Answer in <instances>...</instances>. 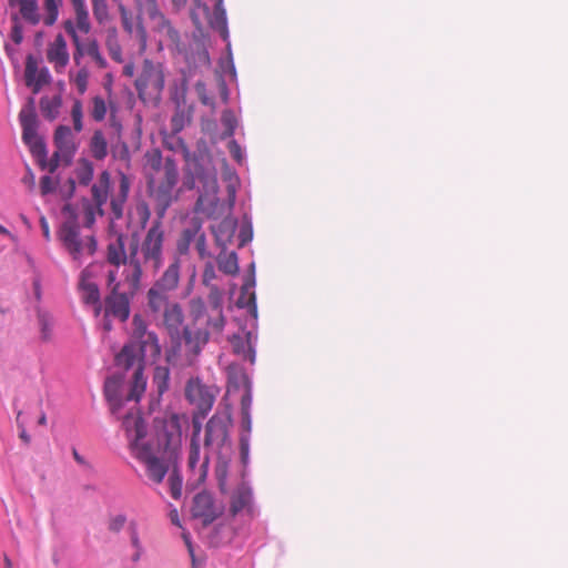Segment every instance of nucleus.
Here are the masks:
<instances>
[{
    "label": "nucleus",
    "mask_w": 568,
    "mask_h": 568,
    "mask_svg": "<svg viewBox=\"0 0 568 568\" xmlns=\"http://www.w3.org/2000/svg\"><path fill=\"white\" fill-rule=\"evenodd\" d=\"M125 236L118 234L106 246V262L114 266L113 271L122 265L123 286L132 292L139 291L144 270L158 272L163 262L164 231L160 222H153L143 241L140 243L135 236L131 237L129 251L125 250Z\"/></svg>",
    "instance_id": "f257e3e1"
},
{
    "label": "nucleus",
    "mask_w": 568,
    "mask_h": 568,
    "mask_svg": "<svg viewBox=\"0 0 568 568\" xmlns=\"http://www.w3.org/2000/svg\"><path fill=\"white\" fill-rule=\"evenodd\" d=\"M161 355V345L155 332L149 329L144 317L134 314L128 343L115 356L116 365L131 369L139 362L144 363L146 357L158 358Z\"/></svg>",
    "instance_id": "f03ea898"
},
{
    "label": "nucleus",
    "mask_w": 568,
    "mask_h": 568,
    "mask_svg": "<svg viewBox=\"0 0 568 568\" xmlns=\"http://www.w3.org/2000/svg\"><path fill=\"white\" fill-rule=\"evenodd\" d=\"M190 315L192 323L183 328V346L187 363L192 364L201 353L203 346L209 342L210 333L213 332L207 326L210 310L206 308L202 298H192L190 301Z\"/></svg>",
    "instance_id": "7ed1b4c3"
},
{
    "label": "nucleus",
    "mask_w": 568,
    "mask_h": 568,
    "mask_svg": "<svg viewBox=\"0 0 568 568\" xmlns=\"http://www.w3.org/2000/svg\"><path fill=\"white\" fill-rule=\"evenodd\" d=\"M134 87L143 103L158 105L165 87L164 64L149 58L143 59Z\"/></svg>",
    "instance_id": "20e7f679"
},
{
    "label": "nucleus",
    "mask_w": 568,
    "mask_h": 568,
    "mask_svg": "<svg viewBox=\"0 0 568 568\" xmlns=\"http://www.w3.org/2000/svg\"><path fill=\"white\" fill-rule=\"evenodd\" d=\"M232 427V412L229 406L217 409L209 419L204 430V456L203 466L209 463V454H220L224 448L231 446L230 430Z\"/></svg>",
    "instance_id": "39448f33"
},
{
    "label": "nucleus",
    "mask_w": 568,
    "mask_h": 568,
    "mask_svg": "<svg viewBox=\"0 0 568 568\" xmlns=\"http://www.w3.org/2000/svg\"><path fill=\"white\" fill-rule=\"evenodd\" d=\"M123 281L118 280L116 271H109L106 276V288L109 291L104 300L105 315H111L121 322H125L130 316L131 300L138 293L132 292L129 286L121 291Z\"/></svg>",
    "instance_id": "423d86ee"
},
{
    "label": "nucleus",
    "mask_w": 568,
    "mask_h": 568,
    "mask_svg": "<svg viewBox=\"0 0 568 568\" xmlns=\"http://www.w3.org/2000/svg\"><path fill=\"white\" fill-rule=\"evenodd\" d=\"M95 22L104 28V45L109 55L116 63L123 62L122 47L119 40L118 28L112 24V16L108 0H90Z\"/></svg>",
    "instance_id": "0eeeda50"
},
{
    "label": "nucleus",
    "mask_w": 568,
    "mask_h": 568,
    "mask_svg": "<svg viewBox=\"0 0 568 568\" xmlns=\"http://www.w3.org/2000/svg\"><path fill=\"white\" fill-rule=\"evenodd\" d=\"M179 172L175 162L172 159H166L163 164V180L161 183L151 192L154 199V209L158 219L154 222H160L162 226V220L165 216L168 209L171 206L174 196V187L178 183Z\"/></svg>",
    "instance_id": "6e6552de"
},
{
    "label": "nucleus",
    "mask_w": 568,
    "mask_h": 568,
    "mask_svg": "<svg viewBox=\"0 0 568 568\" xmlns=\"http://www.w3.org/2000/svg\"><path fill=\"white\" fill-rule=\"evenodd\" d=\"M59 236L64 247L75 261H79L84 253L87 255H93L97 251L95 239L89 236L87 241L83 242L80 239L79 227L73 222L63 223Z\"/></svg>",
    "instance_id": "1a4fd4ad"
},
{
    "label": "nucleus",
    "mask_w": 568,
    "mask_h": 568,
    "mask_svg": "<svg viewBox=\"0 0 568 568\" xmlns=\"http://www.w3.org/2000/svg\"><path fill=\"white\" fill-rule=\"evenodd\" d=\"M122 428L128 438L131 454L150 444L144 440L146 436V424L136 404H134L124 415L122 419Z\"/></svg>",
    "instance_id": "9d476101"
},
{
    "label": "nucleus",
    "mask_w": 568,
    "mask_h": 568,
    "mask_svg": "<svg viewBox=\"0 0 568 568\" xmlns=\"http://www.w3.org/2000/svg\"><path fill=\"white\" fill-rule=\"evenodd\" d=\"M216 390L203 384L199 378H191L185 386V397L193 404L201 417L211 410L215 400Z\"/></svg>",
    "instance_id": "9b49d317"
},
{
    "label": "nucleus",
    "mask_w": 568,
    "mask_h": 568,
    "mask_svg": "<svg viewBox=\"0 0 568 568\" xmlns=\"http://www.w3.org/2000/svg\"><path fill=\"white\" fill-rule=\"evenodd\" d=\"M120 16L121 26L124 32L132 39H135L140 45V51L146 49L148 32L140 14L133 12L123 3L116 6Z\"/></svg>",
    "instance_id": "f8f14e48"
},
{
    "label": "nucleus",
    "mask_w": 568,
    "mask_h": 568,
    "mask_svg": "<svg viewBox=\"0 0 568 568\" xmlns=\"http://www.w3.org/2000/svg\"><path fill=\"white\" fill-rule=\"evenodd\" d=\"M135 459L145 465L148 477L155 484L163 481L169 465L153 454L152 445L149 444L131 454Z\"/></svg>",
    "instance_id": "ddd939ff"
},
{
    "label": "nucleus",
    "mask_w": 568,
    "mask_h": 568,
    "mask_svg": "<svg viewBox=\"0 0 568 568\" xmlns=\"http://www.w3.org/2000/svg\"><path fill=\"white\" fill-rule=\"evenodd\" d=\"M150 216L149 204L143 199L135 200L126 213V226L132 232V236L139 239V233L145 229Z\"/></svg>",
    "instance_id": "4468645a"
},
{
    "label": "nucleus",
    "mask_w": 568,
    "mask_h": 568,
    "mask_svg": "<svg viewBox=\"0 0 568 568\" xmlns=\"http://www.w3.org/2000/svg\"><path fill=\"white\" fill-rule=\"evenodd\" d=\"M221 509L216 508L210 494L203 491L195 495L192 506V515L200 518L203 525L213 523L220 515Z\"/></svg>",
    "instance_id": "2eb2a0df"
},
{
    "label": "nucleus",
    "mask_w": 568,
    "mask_h": 568,
    "mask_svg": "<svg viewBox=\"0 0 568 568\" xmlns=\"http://www.w3.org/2000/svg\"><path fill=\"white\" fill-rule=\"evenodd\" d=\"M70 2L73 11V19H69L63 22L65 32L68 33V24L70 23L77 33H90L92 30V23L87 0H70Z\"/></svg>",
    "instance_id": "dca6fc26"
},
{
    "label": "nucleus",
    "mask_w": 568,
    "mask_h": 568,
    "mask_svg": "<svg viewBox=\"0 0 568 568\" xmlns=\"http://www.w3.org/2000/svg\"><path fill=\"white\" fill-rule=\"evenodd\" d=\"M209 293L210 316L207 317V326L215 333H221L225 325L222 302L223 293L217 286H211Z\"/></svg>",
    "instance_id": "f3484780"
},
{
    "label": "nucleus",
    "mask_w": 568,
    "mask_h": 568,
    "mask_svg": "<svg viewBox=\"0 0 568 568\" xmlns=\"http://www.w3.org/2000/svg\"><path fill=\"white\" fill-rule=\"evenodd\" d=\"M47 60L53 65L58 73L62 72L68 65L70 54L67 41L61 33L57 34L54 40L48 44Z\"/></svg>",
    "instance_id": "a211bd4d"
},
{
    "label": "nucleus",
    "mask_w": 568,
    "mask_h": 568,
    "mask_svg": "<svg viewBox=\"0 0 568 568\" xmlns=\"http://www.w3.org/2000/svg\"><path fill=\"white\" fill-rule=\"evenodd\" d=\"M24 78L26 84L32 88L34 94L51 81L49 70L47 68L39 70L37 61L31 55L27 58Z\"/></svg>",
    "instance_id": "6ab92c4d"
},
{
    "label": "nucleus",
    "mask_w": 568,
    "mask_h": 568,
    "mask_svg": "<svg viewBox=\"0 0 568 568\" xmlns=\"http://www.w3.org/2000/svg\"><path fill=\"white\" fill-rule=\"evenodd\" d=\"M161 314L163 315V325L166 328L170 336L172 338L179 337L184 321V315L181 305L176 302H173Z\"/></svg>",
    "instance_id": "aec40b11"
},
{
    "label": "nucleus",
    "mask_w": 568,
    "mask_h": 568,
    "mask_svg": "<svg viewBox=\"0 0 568 568\" xmlns=\"http://www.w3.org/2000/svg\"><path fill=\"white\" fill-rule=\"evenodd\" d=\"M130 185L131 183L129 178L121 173L118 193L110 203L113 220H120L123 216L124 204L129 196Z\"/></svg>",
    "instance_id": "412c9836"
},
{
    "label": "nucleus",
    "mask_w": 568,
    "mask_h": 568,
    "mask_svg": "<svg viewBox=\"0 0 568 568\" xmlns=\"http://www.w3.org/2000/svg\"><path fill=\"white\" fill-rule=\"evenodd\" d=\"M54 144L58 149L57 152L68 158L69 161L75 151L73 134L69 126L60 125L57 128L54 132Z\"/></svg>",
    "instance_id": "4be33fe9"
},
{
    "label": "nucleus",
    "mask_w": 568,
    "mask_h": 568,
    "mask_svg": "<svg viewBox=\"0 0 568 568\" xmlns=\"http://www.w3.org/2000/svg\"><path fill=\"white\" fill-rule=\"evenodd\" d=\"M120 388H121V378L118 376H111L108 377L104 383V395L108 399L112 414L116 415L119 414L121 407L123 406V403L126 402L125 399L122 400L120 398Z\"/></svg>",
    "instance_id": "5701e85b"
},
{
    "label": "nucleus",
    "mask_w": 568,
    "mask_h": 568,
    "mask_svg": "<svg viewBox=\"0 0 568 568\" xmlns=\"http://www.w3.org/2000/svg\"><path fill=\"white\" fill-rule=\"evenodd\" d=\"M110 192V174L104 171L99 178V182L91 187L92 199L100 215H103L102 206L106 203Z\"/></svg>",
    "instance_id": "b1692460"
},
{
    "label": "nucleus",
    "mask_w": 568,
    "mask_h": 568,
    "mask_svg": "<svg viewBox=\"0 0 568 568\" xmlns=\"http://www.w3.org/2000/svg\"><path fill=\"white\" fill-rule=\"evenodd\" d=\"M202 222L197 217H193L190 224L181 232L176 242V250L181 255L187 254L190 246L194 243L197 231H201Z\"/></svg>",
    "instance_id": "393cba45"
},
{
    "label": "nucleus",
    "mask_w": 568,
    "mask_h": 568,
    "mask_svg": "<svg viewBox=\"0 0 568 568\" xmlns=\"http://www.w3.org/2000/svg\"><path fill=\"white\" fill-rule=\"evenodd\" d=\"M179 282L180 262L176 260L168 266L162 276L153 284V286L170 293L178 287Z\"/></svg>",
    "instance_id": "a878e982"
},
{
    "label": "nucleus",
    "mask_w": 568,
    "mask_h": 568,
    "mask_svg": "<svg viewBox=\"0 0 568 568\" xmlns=\"http://www.w3.org/2000/svg\"><path fill=\"white\" fill-rule=\"evenodd\" d=\"M134 374L131 383V388L125 397V400H134L135 404L140 400L146 388V378L144 377V363L139 362L134 365Z\"/></svg>",
    "instance_id": "bb28decb"
},
{
    "label": "nucleus",
    "mask_w": 568,
    "mask_h": 568,
    "mask_svg": "<svg viewBox=\"0 0 568 568\" xmlns=\"http://www.w3.org/2000/svg\"><path fill=\"white\" fill-rule=\"evenodd\" d=\"M91 273L89 268L81 272L80 276V288L83 292V302L87 304L98 303L101 300L99 286L90 281Z\"/></svg>",
    "instance_id": "cd10ccee"
},
{
    "label": "nucleus",
    "mask_w": 568,
    "mask_h": 568,
    "mask_svg": "<svg viewBox=\"0 0 568 568\" xmlns=\"http://www.w3.org/2000/svg\"><path fill=\"white\" fill-rule=\"evenodd\" d=\"M148 307L153 314H161L173 302H170L169 293L152 286L146 294Z\"/></svg>",
    "instance_id": "c85d7f7f"
},
{
    "label": "nucleus",
    "mask_w": 568,
    "mask_h": 568,
    "mask_svg": "<svg viewBox=\"0 0 568 568\" xmlns=\"http://www.w3.org/2000/svg\"><path fill=\"white\" fill-rule=\"evenodd\" d=\"M212 232L214 234L216 245L225 248L234 235L235 223L229 219H225L217 225L212 226Z\"/></svg>",
    "instance_id": "c756f323"
},
{
    "label": "nucleus",
    "mask_w": 568,
    "mask_h": 568,
    "mask_svg": "<svg viewBox=\"0 0 568 568\" xmlns=\"http://www.w3.org/2000/svg\"><path fill=\"white\" fill-rule=\"evenodd\" d=\"M193 164L196 179L203 183L206 192H212L215 195L217 193L219 185L214 170L212 168L199 165L197 160H194Z\"/></svg>",
    "instance_id": "7c9ffc66"
},
{
    "label": "nucleus",
    "mask_w": 568,
    "mask_h": 568,
    "mask_svg": "<svg viewBox=\"0 0 568 568\" xmlns=\"http://www.w3.org/2000/svg\"><path fill=\"white\" fill-rule=\"evenodd\" d=\"M209 23L213 29L220 32L223 39L227 38V20L223 0H215L214 10L210 16Z\"/></svg>",
    "instance_id": "2f4dec72"
},
{
    "label": "nucleus",
    "mask_w": 568,
    "mask_h": 568,
    "mask_svg": "<svg viewBox=\"0 0 568 568\" xmlns=\"http://www.w3.org/2000/svg\"><path fill=\"white\" fill-rule=\"evenodd\" d=\"M219 270L226 275H236L239 273V261L235 252H226L222 248L216 257Z\"/></svg>",
    "instance_id": "473e14b6"
},
{
    "label": "nucleus",
    "mask_w": 568,
    "mask_h": 568,
    "mask_svg": "<svg viewBox=\"0 0 568 568\" xmlns=\"http://www.w3.org/2000/svg\"><path fill=\"white\" fill-rule=\"evenodd\" d=\"M192 426H193V434H192L191 444H190L187 465L191 469H194L200 462L201 423L194 418Z\"/></svg>",
    "instance_id": "72a5a7b5"
},
{
    "label": "nucleus",
    "mask_w": 568,
    "mask_h": 568,
    "mask_svg": "<svg viewBox=\"0 0 568 568\" xmlns=\"http://www.w3.org/2000/svg\"><path fill=\"white\" fill-rule=\"evenodd\" d=\"M19 12L22 19L32 26H37L41 20L37 0H19Z\"/></svg>",
    "instance_id": "f704fd0d"
},
{
    "label": "nucleus",
    "mask_w": 568,
    "mask_h": 568,
    "mask_svg": "<svg viewBox=\"0 0 568 568\" xmlns=\"http://www.w3.org/2000/svg\"><path fill=\"white\" fill-rule=\"evenodd\" d=\"M90 151L95 160H103L108 155V142L102 131L98 130L93 133Z\"/></svg>",
    "instance_id": "c9c22d12"
},
{
    "label": "nucleus",
    "mask_w": 568,
    "mask_h": 568,
    "mask_svg": "<svg viewBox=\"0 0 568 568\" xmlns=\"http://www.w3.org/2000/svg\"><path fill=\"white\" fill-rule=\"evenodd\" d=\"M87 55L95 63L99 69H106L108 61L103 57L99 42L95 38H88L85 40Z\"/></svg>",
    "instance_id": "e433bc0d"
},
{
    "label": "nucleus",
    "mask_w": 568,
    "mask_h": 568,
    "mask_svg": "<svg viewBox=\"0 0 568 568\" xmlns=\"http://www.w3.org/2000/svg\"><path fill=\"white\" fill-rule=\"evenodd\" d=\"M251 501V491L245 487H240L235 490L231 499L230 510L233 515L240 513Z\"/></svg>",
    "instance_id": "4c0bfd02"
},
{
    "label": "nucleus",
    "mask_w": 568,
    "mask_h": 568,
    "mask_svg": "<svg viewBox=\"0 0 568 568\" xmlns=\"http://www.w3.org/2000/svg\"><path fill=\"white\" fill-rule=\"evenodd\" d=\"M153 385L159 395H163L170 386V369L168 366H156L153 373Z\"/></svg>",
    "instance_id": "58836bf2"
},
{
    "label": "nucleus",
    "mask_w": 568,
    "mask_h": 568,
    "mask_svg": "<svg viewBox=\"0 0 568 568\" xmlns=\"http://www.w3.org/2000/svg\"><path fill=\"white\" fill-rule=\"evenodd\" d=\"M158 21V31L164 36L169 41H171L174 45L180 43V33L172 26L171 21L165 18V16H161Z\"/></svg>",
    "instance_id": "ea45409f"
},
{
    "label": "nucleus",
    "mask_w": 568,
    "mask_h": 568,
    "mask_svg": "<svg viewBox=\"0 0 568 568\" xmlns=\"http://www.w3.org/2000/svg\"><path fill=\"white\" fill-rule=\"evenodd\" d=\"M62 104L61 97L55 95L52 99L41 98L40 108L43 115L50 120H54L59 113V109Z\"/></svg>",
    "instance_id": "a19ab883"
},
{
    "label": "nucleus",
    "mask_w": 568,
    "mask_h": 568,
    "mask_svg": "<svg viewBox=\"0 0 568 568\" xmlns=\"http://www.w3.org/2000/svg\"><path fill=\"white\" fill-rule=\"evenodd\" d=\"M90 116L95 122H102L108 113V104L103 97L101 95H94L91 99V106H90Z\"/></svg>",
    "instance_id": "79ce46f5"
},
{
    "label": "nucleus",
    "mask_w": 568,
    "mask_h": 568,
    "mask_svg": "<svg viewBox=\"0 0 568 568\" xmlns=\"http://www.w3.org/2000/svg\"><path fill=\"white\" fill-rule=\"evenodd\" d=\"M68 34L72 39V43L74 45V52H73V60L75 64H80L81 59L87 55V47L85 41H82L79 37V33H77L72 26L68 24Z\"/></svg>",
    "instance_id": "37998d69"
},
{
    "label": "nucleus",
    "mask_w": 568,
    "mask_h": 568,
    "mask_svg": "<svg viewBox=\"0 0 568 568\" xmlns=\"http://www.w3.org/2000/svg\"><path fill=\"white\" fill-rule=\"evenodd\" d=\"M62 4V0H44L43 9H44V18L43 22L45 26H53L59 16V8Z\"/></svg>",
    "instance_id": "c03bdc74"
},
{
    "label": "nucleus",
    "mask_w": 568,
    "mask_h": 568,
    "mask_svg": "<svg viewBox=\"0 0 568 568\" xmlns=\"http://www.w3.org/2000/svg\"><path fill=\"white\" fill-rule=\"evenodd\" d=\"M139 10L145 12L150 19L156 20L163 13L160 11L158 0H135Z\"/></svg>",
    "instance_id": "a18cd8bd"
},
{
    "label": "nucleus",
    "mask_w": 568,
    "mask_h": 568,
    "mask_svg": "<svg viewBox=\"0 0 568 568\" xmlns=\"http://www.w3.org/2000/svg\"><path fill=\"white\" fill-rule=\"evenodd\" d=\"M89 77H90L89 70L85 67H83V68L79 69L78 72L75 73V75L72 78V82L77 87L78 92L80 94H84L85 91L88 90Z\"/></svg>",
    "instance_id": "49530a36"
},
{
    "label": "nucleus",
    "mask_w": 568,
    "mask_h": 568,
    "mask_svg": "<svg viewBox=\"0 0 568 568\" xmlns=\"http://www.w3.org/2000/svg\"><path fill=\"white\" fill-rule=\"evenodd\" d=\"M71 116H72L74 130L77 132L82 131V129H83V124H82L83 106H82V102L80 100H75L73 102V105L71 109Z\"/></svg>",
    "instance_id": "de8ad7c7"
},
{
    "label": "nucleus",
    "mask_w": 568,
    "mask_h": 568,
    "mask_svg": "<svg viewBox=\"0 0 568 568\" xmlns=\"http://www.w3.org/2000/svg\"><path fill=\"white\" fill-rule=\"evenodd\" d=\"M77 178L80 182V184L88 185L90 181L93 178V168L92 164L89 162H84L78 170H77Z\"/></svg>",
    "instance_id": "09e8293b"
},
{
    "label": "nucleus",
    "mask_w": 568,
    "mask_h": 568,
    "mask_svg": "<svg viewBox=\"0 0 568 568\" xmlns=\"http://www.w3.org/2000/svg\"><path fill=\"white\" fill-rule=\"evenodd\" d=\"M22 128L37 126V118L33 108L22 109L19 113Z\"/></svg>",
    "instance_id": "8fccbe9b"
},
{
    "label": "nucleus",
    "mask_w": 568,
    "mask_h": 568,
    "mask_svg": "<svg viewBox=\"0 0 568 568\" xmlns=\"http://www.w3.org/2000/svg\"><path fill=\"white\" fill-rule=\"evenodd\" d=\"M194 244H195V248L201 258L211 256L210 252L207 251V246H206V236L202 230L197 231V235L195 237Z\"/></svg>",
    "instance_id": "3c124183"
},
{
    "label": "nucleus",
    "mask_w": 568,
    "mask_h": 568,
    "mask_svg": "<svg viewBox=\"0 0 568 568\" xmlns=\"http://www.w3.org/2000/svg\"><path fill=\"white\" fill-rule=\"evenodd\" d=\"M216 277H217V275H216V271H215L213 263L207 262L203 270V275H202L203 284L207 287L216 286L215 284H213V281H215Z\"/></svg>",
    "instance_id": "603ef678"
},
{
    "label": "nucleus",
    "mask_w": 568,
    "mask_h": 568,
    "mask_svg": "<svg viewBox=\"0 0 568 568\" xmlns=\"http://www.w3.org/2000/svg\"><path fill=\"white\" fill-rule=\"evenodd\" d=\"M39 324L41 327V336L43 341H49L51 337V322L47 314L39 313Z\"/></svg>",
    "instance_id": "864d4df0"
},
{
    "label": "nucleus",
    "mask_w": 568,
    "mask_h": 568,
    "mask_svg": "<svg viewBox=\"0 0 568 568\" xmlns=\"http://www.w3.org/2000/svg\"><path fill=\"white\" fill-rule=\"evenodd\" d=\"M171 495L174 499H179L181 497L182 491V479L176 474H171L169 477Z\"/></svg>",
    "instance_id": "5fc2aeb1"
},
{
    "label": "nucleus",
    "mask_w": 568,
    "mask_h": 568,
    "mask_svg": "<svg viewBox=\"0 0 568 568\" xmlns=\"http://www.w3.org/2000/svg\"><path fill=\"white\" fill-rule=\"evenodd\" d=\"M57 182L49 175H44L40 181V190L42 195H47L55 190Z\"/></svg>",
    "instance_id": "6e6d98bb"
},
{
    "label": "nucleus",
    "mask_w": 568,
    "mask_h": 568,
    "mask_svg": "<svg viewBox=\"0 0 568 568\" xmlns=\"http://www.w3.org/2000/svg\"><path fill=\"white\" fill-rule=\"evenodd\" d=\"M195 90L199 95V99L201 100V102L204 105H211L213 103L212 99L210 97H207V94H206V85L204 82H202V81L196 82Z\"/></svg>",
    "instance_id": "4d7b16f0"
},
{
    "label": "nucleus",
    "mask_w": 568,
    "mask_h": 568,
    "mask_svg": "<svg viewBox=\"0 0 568 568\" xmlns=\"http://www.w3.org/2000/svg\"><path fill=\"white\" fill-rule=\"evenodd\" d=\"M37 138V126L22 128V139L27 144H36Z\"/></svg>",
    "instance_id": "13d9d810"
},
{
    "label": "nucleus",
    "mask_w": 568,
    "mask_h": 568,
    "mask_svg": "<svg viewBox=\"0 0 568 568\" xmlns=\"http://www.w3.org/2000/svg\"><path fill=\"white\" fill-rule=\"evenodd\" d=\"M222 122L227 128V134L232 135L235 128V119L231 111H224L222 114Z\"/></svg>",
    "instance_id": "bf43d9fd"
},
{
    "label": "nucleus",
    "mask_w": 568,
    "mask_h": 568,
    "mask_svg": "<svg viewBox=\"0 0 568 568\" xmlns=\"http://www.w3.org/2000/svg\"><path fill=\"white\" fill-rule=\"evenodd\" d=\"M184 124H185L184 113L176 112L171 119L172 130L174 132H180L184 128Z\"/></svg>",
    "instance_id": "052dcab7"
},
{
    "label": "nucleus",
    "mask_w": 568,
    "mask_h": 568,
    "mask_svg": "<svg viewBox=\"0 0 568 568\" xmlns=\"http://www.w3.org/2000/svg\"><path fill=\"white\" fill-rule=\"evenodd\" d=\"M229 180H230V182L227 185V197H229L230 207H232L234 205L235 196H236V189H235V183H234V182H236V178L233 176V174H230Z\"/></svg>",
    "instance_id": "680f3d73"
},
{
    "label": "nucleus",
    "mask_w": 568,
    "mask_h": 568,
    "mask_svg": "<svg viewBox=\"0 0 568 568\" xmlns=\"http://www.w3.org/2000/svg\"><path fill=\"white\" fill-rule=\"evenodd\" d=\"M229 151L234 158V160H236L237 162L242 161V150L236 141L233 140L229 143Z\"/></svg>",
    "instance_id": "e2e57ef3"
},
{
    "label": "nucleus",
    "mask_w": 568,
    "mask_h": 568,
    "mask_svg": "<svg viewBox=\"0 0 568 568\" xmlns=\"http://www.w3.org/2000/svg\"><path fill=\"white\" fill-rule=\"evenodd\" d=\"M251 405H252V396L247 392L246 394L243 395V397L241 399L242 416L247 417V413H250Z\"/></svg>",
    "instance_id": "0e129e2a"
},
{
    "label": "nucleus",
    "mask_w": 568,
    "mask_h": 568,
    "mask_svg": "<svg viewBox=\"0 0 568 568\" xmlns=\"http://www.w3.org/2000/svg\"><path fill=\"white\" fill-rule=\"evenodd\" d=\"M11 39L16 44H20L23 39L22 27L19 23H14L11 29Z\"/></svg>",
    "instance_id": "69168bd1"
},
{
    "label": "nucleus",
    "mask_w": 568,
    "mask_h": 568,
    "mask_svg": "<svg viewBox=\"0 0 568 568\" xmlns=\"http://www.w3.org/2000/svg\"><path fill=\"white\" fill-rule=\"evenodd\" d=\"M20 415H21V412L18 413V416H17V423H18V427L20 429V434H19V437L24 442V444H30L31 442V438L29 436V434L27 433L24 426L22 423H20Z\"/></svg>",
    "instance_id": "338daca9"
},
{
    "label": "nucleus",
    "mask_w": 568,
    "mask_h": 568,
    "mask_svg": "<svg viewBox=\"0 0 568 568\" xmlns=\"http://www.w3.org/2000/svg\"><path fill=\"white\" fill-rule=\"evenodd\" d=\"M60 155H62V154L59 152H55L53 154V156L50 159V161L48 163V170L50 173H54L57 171V169L59 168Z\"/></svg>",
    "instance_id": "774afa93"
}]
</instances>
